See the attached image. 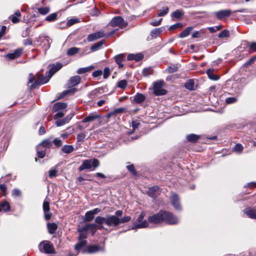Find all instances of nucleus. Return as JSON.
Listing matches in <instances>:
<instances>
[{
  "label": "nucleus",
  "instance_id": "1",
  "mask_svg": "<svg viewBox=\"0 0 256 256\" xmlns=\"http://www.w3.org/2000/svg\"><path fill=\"white\" fill-rule=\"evenodd\" d=\"M130 216H124L120 218L116 216L107 214L104 217L96 216L95 218V222L100 225V228H104L103 224L109 228H116L121 224L126 223L131 220Z\"/></svg>",
  "mask_w": 256,
  "mask_h": 256
},
{
  "label": "nucleus",
  "instance_id": "2",
  "mask_svg": "<svg viewBox=\"0 0 256 256\" xmlns=\"http://www.w3.org/2000/svg\"><path fill=\"white\" fill-rule=\"evenodd\" d=\"M148 222L160 224L165 222L169 224H176L178 222V219L172 212L160 210L156 214L150 216L148 219Z\"/></svg>",
  "mask_w": 256,
  "mask_h": 256
},
{
  "label": "nucleus",
  "instance_id": "3",
  "mask_svg": "<svg viewBox=\"0 0 256 256\" xmlns=\"http://www.w3.org/2000/svg\"><path fill=\"white\" fill-rule=\"evenodd\" d=\"M144 216L145 213L142 212L138 218L136 222L134 224L132 230L146 228L148 226V221L144 220Z\"/></svg>",
  "mask_w": 256,
  "mask_h": 256
},
{
  "label": "nucleus",
  "instance_id": "4",
  "mask_svg": "<svg viewBox=\"0 0 256 256\" xmlns=\"http://www.w3.org/2000/svg\"><path fill=\"white\" fill-rule=\"evenodd\" d=\"M99 165L98 160L96 159L86 160L82 162V165L79 167L78 169L80 171H82L86 169H90L92 168H95Z\"/></svg>",
  "mask_w": 256,
  "mask_h": 256
},
{
  "label": "nucleus",
  "instance_id": "5",
  "mask_svg": "<svg viewBox=\"0 0 256 256\" xmlns=\"http://www.w3.org/2000/svg\"><path fill=\"white\" fill-rule=\"evenodd\" d=\"M38 248L40 252L46 254H52L54 252L52 244L48 240H44L41 242L39 244Z\"/></svg>",
  "mask_w": 256,
  "mask_h": 256
},
{
  "label": "nucleus",
  "instance_id": "6",
  "mask_svg": "<svg viewBox=\"0 0 256 256\" xmlns=\"http://www.w3.org/2000/svg\"><path fill=\"white\" fill-rule=\"evenodd\" d=\"M164 82L163 80H159L154 84V94L156 96H162L166 94L167 91L164 88Z\"/></svg>",
  "mask_w": 256,
  "mask_h": 256
},
{
  "label": "nucleus",
  "instance_id": "7",
  "mask_svg": "<svg viewBox=\"0 0 256 256\" xmlns=\"http://www.w3.org/2000/svg\"><path fill=\"white\" fill-rule=\"evenodd\" d=\"M64 116V113H56L54 116V120H56V124L58 126H60L64 125L68 122L73 116L72 114L68 115L64 118L60 119Z\"/></svg>",
  "mask_w": 256,
  "mask_h": 256
},
{
  "label": "nucleus",
  "instance_id": "8",
  "mask_svg": "<svg viewBox=\"0 0 256 256\" xmlns=\"http://www.w3.org/2000/svg\"><path fill=\"white\" fill-rule=\"evenodd\" d=\"M38 79L30 86L31 89H34L37 86L44 84L48 82L50 76H44L42 74L38 73L36 74Z\"/></svg>",
  "mask_w": 256,
  "mask_h": 256
},
{
  "label": "nucleus",
  "instance_id": "9",
  "mask_svg": "<svg viewBox=\"0 0 256 256\" xmlns=\"http://www.w3.org/2000/svg\"><path fill=\"white\" fill-rule=\"evenodd\" d=\"M110 24L112 26H118L120 28H122L127 26V22H124L122 17L117 16L111 20Z\"/></svg>",
  "mask_w": 256,
  "mask_h": 256
},
{
  "label": "nucleus",
  "instance_id": "10",
  "mask_svg": "<svg viewBox=\"0 0 256 256\" xmlns=\"http://www.w3.org/2000/svg\"><path fill=\"white\" fill-rule=\"evenodd\" d=\"M37 41L41 43V46L45 50L50 48L52 42V40L49 37L43 36H40Z\"/></svg>",
  "mask_w": 256,
  "mask_h": 256
},
{
  "label": "nucleus",
  "instance_id": "11",
  "mask_svg": "<svg viewBox=\"0 0 256 256\" xmlns=\"http://www.w3.org/2000/svg\"><path fill=\"white\" fill-rule=\"evenodd\" d=\"M170 202L172 204L174 207V208L176 210H181L182 207L180 202V198L178 195L172 192L171 196L170 197Z\"/></svg>",
  "mask_w": 256,
  "mask_h": 256
},
{
  "label": "nucleus",
  "instance_id": "12",
  "mask_svg": "<svg viewBox=\"0 0 256 256\" xmlns=\"http://www.w3.org/2000/svg\"><path fill=\"white\" fill-rule=\"evenodd\" d=\"M100 211V208H96L92 210L87 212L84 215V221L88 222L92 221L94 218V215L98 214Z\"/></svg>",
  "mask_w": 256,
  "mask_h": 256
},
{
  "label": "nucleus",
  "instance_id": "13",
  "mask_svg": "<svg viewBox=\"0 0 256 256\" xmlns=\"http://www.w3.org/2000/svg\"><path fill=\"white\" fill-rule=\"evenodd\" d=\"M23 50L22 48H18L13 52L9 53L5 55L4 56L8 60H13L20 58L22 54Z\"/></svg>",
  "mask_w": 256,
  "mask_h": 256
},
{
  "label": "nucleus",
  "instance_id": "14",
  "mask_svg": "<svg viewBox=\"0 0 256 256\" xmlns=\"http://www.w3.org/2000/svg\"><path fill=\"white\" fill-rule=\"evenodd\" d=\"M105 36L104 32L103 30H100L96 32L90 34L88 36L87 40L90 42L94 41L98 38H103Z\"/></svg>",
  "mask_w": 256,
  "mask_h": 256
},
{
  "label": "nucleus",
  "instance_id": "15",
  "mask_svg": "<svg viewBox=\"0 0 256 256\" xmlns=\"http://www.w3.org/2000/svg\"><path fill=\"white\" fill-rule=\"evenodd\" d=\"M42 208L44 212V218L46 220H49L52 216L51 212H50L49 201L46 199L43 202Z\"/></svg>",
  "mask_w": 256,
  "mask_h": 256
},
{
  "label": "nucleus",
  "instance_id": "16",
  "mask_svg": "<svg viewBox=\"0 0 256 256\" xmlns=\"http://www.w3.org/2000/svg\"><path fill=\"white\" fill-rule=\"evenodd\" d=\"M214 14L218 19L222 20L224 18L229 17L232 14V11L230 10H223L216 12Z\"/></svg>",
  "mask_w": 256,
  "mask_h": 256
},
{
  "label": "nucleus",
  "instance_id": "17",
  "mask_svg": "<svg viewBox=\"0 0 256 256\" xmlns=\"http://www.w3.org/2000/svg\"><path fill=\"white\" fill-rule=\"evenodd\" d=\"M67 104L64 102H57L54 104L52 108L53 112H63L66 111Z\"/></svg>",
  "mask_w": 256,
  "mask_h": 256
},
{
  "label": "nucleus",
  "instance_id": "18",
  "mask_svg": "<svg viewBox=\"0 0 256 256\" xmlns=\"http://www.w3.org/2000/svg\"><path fill=\"white\" fill-rule=\"evenodd\" d=\"M160 188L157 186H154L148 188L147 192L148 194L151 198H156L160 194Z\"/></svg>",
  "mask_w": 256,
  "mask_h": 256
},
{
  "label": "nucleus",
  "instance_id": "19",
  "mask_svg": "<svg viewBox=\"0 0 256 256\" xmlns=\"http://www.w3.org/2000/svg\"><path fill=\"white\" fill-rule=\"evenodd\" d=\"M86 240H80L75 246L76 250L78 252H84L86 251Z\"/></svg>",
  "mask_w": 256,
  "mask_h": 256
},
{
  "label": "nucleus",
  "instance_id": "20",
  "mask_svg": "<svg viewBox=\"0 0 256 256\" xmlns=\"http://www.w3.org/2000/svg\"><path fill=\"white\" fill-rule=\"evenodd\" d=\"M80 80V76H76L70 78L68 82V86L69 87H73L78 85Z\"/></svg>",
  "mask_w": 256,
  "mask_h": 256
},
{
  "label": "nucleus",
  "instance_id": "21",
  "mask_svg": "<svg viewBox=\"0 0 256 256\" xmlns=\"http://www.w3.org/2000/svg\"><path fill=\"white\" fill-rule=\"evenodd\" d=\"M244 212L250 218L256 219V210L251 208H247L244 210Z\"/></svg>",
  "mask_w": 256,
  "mask_h": 256
},
{
  "label": "nucleus",
  "instance_id": "22",
  "mask_svg": "<svg viewBox=\"0 0 256 256\" xmlns=\"http://www.w3.org/2000/svg\"><path fill=\"white\" fill-rule=\"evenodd\" d=\"M214 70L213 69H211V68L208 69L206 70V74H208V78L210 79L213 80H219V78H220V76L214 74Z\"/></svg>",
  "mask_w": 256,
  "mask_h": 256
},
{
  "label": "nucleus",
  "instance_id": "23",
  "mask_svg": "<svg viewBox=\"0 0 256 256\" xmlns=\"http://www.w3.org/2000/svg\"><path fill=\"white\" fill-rule=\"evenodd\" d=\"M143 58V56L141 54H129L127 58L128 60H135L138 62Z\"/></svg>",
  "mask_w": 256,
  "mask_h": 256
},
{
  "label": "nucleus",
  "instance_id": "24",
  "mask_svg": "<svg viewBox=\"0 0 256 256\" xmlns=\"http://www.w3.org/2000/svg\"><path fill=\"white\" fill-rule=\"evenodd\" d=\"M62 68V64L60 63H58L56 65H53L49 70V74L50 77Z\"/></svg>",
  "mask_w": 256,
  "mask_h": 256
},
{
  "label": "nucleus",
  "instance_id": "25",
  "mask_svg": "<svg viewBox=\"0 0 256 256\" xmlns=\"http://www.w3.org/2000/svg\"><path fill=\"white\" fill-rule=\"evenodd\" d=\"M100 118V116L99 114H93L90 115L86 117L82 120V122H87L94 121L96 120H98Z\"/></svg>",
  "mask_w": 256,
  "mask_h": 256
},
{
  "label": "nucleus",
  "instance_id": "26",
  "mask_svg": "<svg viewBox=\"0 0 256 256\" xmlns=\"http://www.w3.org/2000/svg\"><path fill=\"white\" fill-rule=\"evenodd\" d=\"M21 16L20 12L19 10H17L15 12V13L12 14L10 18L12 22L14 24H16L18 22L20 21V18Z\"/></svg>",
  "mask_w": 256,
  "mask_h": 256
},
{
  "label": "nucleus",
  "instance_id": "27",
  "mask_svg": "<svg viewBox=\"0 0 256 256\" xmlns=\"http://www.w3.org/2000/svg\"><path fill=\"white\" fill-rule=\"evenodd\" d=\"M47 227L48 232L50 234H54L56 233L58 226L55 223H48L47 224Z\"/></svg>",
  "mask_w": 256,
  "mask_h": 256
},
{
  "label": "nucleus",
  "instance_id": "28",
  "mask_svg": "<svg viewBox=\"0 0 256 256\" xmlns=\"http://www.w3.org/2000/svg\"><path fill=\"white\" fill-rule=\"evenodd\" d=\"M146 99L144 95L138 93L134 97V100L138 104H140L144 102Z\"/></svg>",
  "mask_w": 256,
  "mask_h": 256
},
{
  "label": "nucleus",
  "instance_id": "29",
  "mask_svg": "<svg viewBox=\"0 0 256 256\" xmlns=\"http://www.w3.org/2000/svg\"><path fill=\"white\" fill-rule=\"evenodd\" d=\"M103 250L100 248L97 245H92L88 248V253H94L98 251Z\"/></svg>",
  "mask_w": 256,
  "mask_h": 256
},
{
  "label": "nucleus",
  "instance_id": "30",
  "mask_svg": "<svg viewBox=\"0 0 256 256\" xmlns=\"http://www.w3.org/2000/svg\"><path fill=\"white\" fill-rule=\"evenodd\" d=\"M62 151L66 154H70L74 150V148L72 145H64L62 148Z\"/></svg>",
  "mask_w": 256,
  "mask_h": 256
},
{
  "label": "nucleus",
  "instance_id": "31",
  "mask_svg": "<svg viewBox=\"0 0 256 256\" xmlns=\"http://www.w3.org/2000/svg\"><path fill=\"white\" fill-rule=\"evenodd\" d=\"M200 138V136L192 134L188 135L186 136V139L188 142H197Z\"/></svg>",
  "mask_w": 256,
  "mask_h": 256
},
{
  "label": "nucleus",
  "instance_id": "32",
  "mask_svg": "<svg viewBox=\"0 0 256 256\" xmlns=\"http://www.w3.org/2000/svg\"><path fill=\"white\" fill-rule=\"evenodd\" d=\"M124 56L123 54H120L115 56V60L118 64L120 68H122L123 66V64H122V62L124 60Z\"/></svg>",
  "mask_w": 256,
  "mask_h": 256
},
{
  "label": "nucleus",
  "instance_id": "33",
  "mask_svg": "<svg viewBox=\"0 0 256 256\" xmlns=\"http://www.w3.org/2000/svg\"><path fill=\"white\" fill-rule=\"evenodd\" d=\"M186 88L188 90H194V82L193 80H188L184 84Z\"/></svg>",
  "mask_w": 256,
  "mask_h": 256
},
{
  "label": "nucleus",
  "instance_id": "34",
  "mask_svg": "<svg viewBox=\"0 0 256 256\" xmlns=\"http://www.w3.org/2000/svg\"><path fill=\"white\" fill-rule=\"evenodd\" d=\"M2 210L4 212H8L10 210V206L7 202L5 201L0 203V212Z\"/></svg>",
  "mask_w": 256,
  "mask_h": 256
},
{
  "label": "nucleus",
  "instance_id": "35",
  "mask_svg": "<svg viewBox=\"0 0 256 256\" xmlns=\"http://www.w3.org/2000/svg\"><path fill=\"white\" fill-rule=\"evenodd\" d=\"M192 30V28L189 26L186 28L184 30H183L179 35V36L181 38H186L188 36Z\"/></svg>",
  "mask_w": 256,
  "mask_h": 256
},
{
  "label": "nucleus",
  "instance_id": "36",
  "mask_svg": "<svg viewBox=\"0 0 256 256\" xmlns=\"http://www.w3.org/2000/svg\"><path fill=\"white\" fill-rule=\"evenodd\" d=\"M52 146V142L48 140H46L42 142L38 146V148L40 146H43L44 148H49Z\"/></svg>",
  "mask_w": 256,
  "mask_h": 256
},
{
  "label": "nucleus",
  "instance_id": "37",
  "mask_svg": "<svg viewBox=\"0 0 256 256\" xmlns=\"http://www.w3.org/2000/svg\"><path fill=\"white\" fill-rule=\"evenodd\" d=\"M94 68V66H88V67H86V68H80L78 70L77 73L78 74H82L90 72Z\"/></svg>",
  "mask_w": 256,
  "mask_h": 256
},
{
  "label": "nucleus",
  "instance_id": "38",
  "mask_svg": "<svg viewBox=\"0 0 256 256\" xmlns=\"http://www.w3.org/2000/svg\"><path fill=\"white\" fill-rule=\"evenodd\" d=\"M104 44V40L100 41L94 44L90 48V49L92 51H96L98 50Z\"/></svg>",
  "mask_w": 256,
  "mask_h": 256
},
{
  "label": "nucleus",
  "instance_id": "39",
  "mask_svg": "<svg viewBox=\"0 0 256 256\" xmlns=\"http://www.w3.org/2000/svg\"><path fill=\"white\" fill-rule=\"evenodd\" d=\"M80 50V48L76 47H72L69 48L67 51V54L69 56H73L77 54Z\"/></svg>",
  "mask_w": 256,
  "mask_h": 256
},
{
  "label": "nucleus",
  "instance_id": "40",
  "mask_svg": "<svg viewBox=\"0 0 256 256\" xmlns=\"http://www.w3.org/2000/svg\"><path fill=\"white\" fill-rule=\"evenodd\" d=\"M38 12L42 15H46L50 12L49 7H41L38 8Z\"/></svg>",
  "mask_w": 256,
  "mask_h": 256
},
{
  "label": "nucleus",
  "instance_id": "41",
  "mask_svg": "<svg viewBox=\"0 0 256 256\" xmlns=\"http://www.w3.org/2000/svg\"><path fill=\"white\" fill-rule=\"evenodd\" d=\"M58 14L56 12L52 13L46 18V20L48 22H53L57 19Z\"/></svg>",
  "mask_w": 256,
  "mask_h": 256
},
{
  "label": "nucleus",
  "instance_id": "42",
  "mask_svg": "<svg viewBox=\"0 0 256 256\" xmlns=\"http://www.w3.org/2000/svg\"><path fill=\"white\" fill-rule=\"evenodd\" d=\"M128 82L126 80H123L119 81L118 83L117 86L118 88L124 89L126 88Z\"/></svg>",
  "mask_w": 256,
  "mask_h": 256
},
{
  "label": "nucleus",
  "instance_id": "43",
  "mask_svg": "<svg viewBox=\"0 0 256 256\" xmlns=\"http://www.w3.org/2000/svg\"><path fill=\"white\" fill-rule=\"evenodd\" d=\"M162 30L160 28H155L151 32L150 35L152 38H156L159 36Z\"/></svg>",
  "mask_w": 256,
  "mask_h": 256
},
{
  "label": "nucleus",
  "instance_id": "44",
  "mask_svg": "<svg viewBox=\"0 0 256 256\" xmlns=\"http://www.w3.org/2000/svg\"><path fill=\"white\" fill-rule=\"evenodd\" d=\"M168 10L169 9L167 6L163 8L162 10H160L158 16H166L168 13Z\"/></svg>",
  "mask_w": 256,
  "mask_h": 256
},
{
  "label": "nucleus",
  "instance_id": "45",
  "mask_svg": "<svg viewBox=\"0 0 256 256\" xmlns=\"http://www.w3.org/2000/svg\"><path fill=\"white\" fill-rule=\"evenodd\" d=\"M182 14H183L181 10H176L172 14V16L176 18H179L182 16Z\"/></svg>",
  "mask_w": 256,
  "mask_h": 256
},
{
  "label": "nucleus",
  "instance_id": "46",
  "mask_svg": "<svg viewBox=\"0 0 256 256\" xmlns=\"http://www.w3.org/2000/svg\"><path fill=\"white\" fill-rule=\"evenodd\" d=\"M88 227L89 230L92 232V234H94L97 230V226L96 224L94 223L88 224Z\"/></svg>",
  "mask_w": 256,
  "mask_h": 256
},
{
  "label": "nucleus",
  "instance_id": "47",
  "mask_svg": "<svg viewBox=\"0 0 256 256\" xmlns=\"http://www.w3.org/2000/svg\"><path fill=\"white\" fill-rule=\"evenodd\" d=\"M230 36V32H229V31L228 30H224L222 32H221L219 34H218V38H226V37H228Z\"/></svg>",
  "mask_w": 256,
  "mask_h": 256
},
{
  "label": "nucleus",
  "instance_id": "48",
  "mask_svg": "<svg viewBox=\"0 0 256 256\" xmlns=\"http://www.w3.org/2000/svg\"><path fill=\"white\" fill-rule=\"evenodd\" d=\"M40 148H38V146L37 147V154L38 158H44L46 156V150H40Z\"/></svg>",
  "mask_w": 256,
  "mask_h": 256
},
{
  "label": "nucleus",
  "instance_id": "49",
  "mask_svg": "<svg viewBox=\"0 0 256 256\" xmlns=\"http://www.w3.org/2000/svg\"><path fill=\"white\" fill-rule=\"evenodd\" d=\"M86 136V135L85 133H84V132H82V133L78 134L77 135V137H76L77 142H80L84 141Z\"/></svg>",
  "mask_w": 256,
  "mask_h": 256
},
{
  "label": "nucleus",
  "instance_id": "50",
  "mask_svg": "<svg viewBox=\"0 0 256 256\" xmlns=\"http://www.w3.org/2000/svg\"><path fill=\"white\" fill-rule=\"evenodd\" d=\"M152 73V70L150 68H144L142 71V74L145 76H148Z\"/></svg>",
  "mask_w": 256,
  "mask_h": 256
},
{
  "label": "nucleus",
  "instance_id": "51",
  "mask_svg": "<svg viewBox=\"0 0 256 256\" xmlns=\"http://www.w3.org/2000/svg\"><path fill=\"white\" fill-rule=\"evenodd\" d=\"M243 150V146L241 144H238L235 145L233 150L236 152H241Z\"/></svg>",
  "mask_w": 256,
  "mask_h": 256
},
{
  "label": "nucleus",
  "instance_id": "52",
  "mask_svg": "<svg viewBox=\"0 0 256 256\" xmlns=\"http://www.w3.org/2000/svg\"><path fill=\"white\" fill-rule=\"evenodd\" d=\"M22 194L20 190L18 188H14L12 190V195L14 196H20Z\"/></svg>",
  "mask_w": 256,
  "mask_h": 256
},
{
  "label": "nucleus",
  "instance_id": "53",
  "mask_svg": "<svg viewBox=\"0 0 256 256\" xmlns=\"http://www.w3.org/2000/svg\"><path fill=\"white\" fill-rule=\"evenodd\" d=\"M110 74V70L108 67H106L104 70V78H107Z\"/></svg>",
  "mask_w": 256,
  "mask_h": 256
},
{
  "label": "nucleus",
  "instance_id": "54",
  "mask_svg": "<svg viewBox=\"0 0 256 256\" xmlns=\"http://www.w3.org/2000/svg\"><path fill=\"white\" fill-rule=\"evenodd\" d=\"M237 101V98L235 97H230L226 98V104H230L236 102Z\"/></svg>",
  "mask_w": 256,
  "mask_h": 256
},
{
  "label": "nucleus",
  "instance_id": "55",
  "mask_svg": "<svg viewBox=\"0 0 256 256\" xmlns=\"http://www.w3.org/2000/svg\"><path fill=\"white\" fill-rule=\"evenodd\" d=\"M58 170L56 169H51L49 171V176L50 178H54L58 174Z\"/></svg>",
  "mask_w": 256,
  "mask_h": 256
},
{
  "label": "nucleus",
  "instance_id": "56",
  "mask_svg": "<svg viewBox=\"0 0 256 256\" xmlns=\"http://www.w3.org/2000/svg\"><path fill=\"white\" fill-rule=\"evenodd\" d=\"M88 230H89L88 224H86L80 228H79L78 230L79 232H86Z\"/></svg>",
  "mask_w": 256,
  "mask_h": 256
},
{
  "label": "nucleus",
  "instance_id": "57",
  "mask_svg": "<svg viewBox=\"0 0 256 256\" xmlns=\"http://www.w3.org/2000/svg\"><path fill=\"white\" fill-rule=\"evenodd\" d=\"M53 142L56 147L60 146L62 144V141L58 138H54Z\"/></svg>",
  "mask_w": 256,
  "mask_h": 256
},
{
  "label": "nucleus",
  "instance_id": "58",
  "mask_svg": "<svg viewBox=\"0 0 256 256\" xmlns=\"http://www.w3.org/2000/svg\"><path fill=\"white\" fill-rule=\"evenodd\" d=\"M102 74V72L101 70H97L92 72V76L94 78H97L100 76Z\"/></svg>",
  "mask_w": 256,
  "mask_h": 256
},
{
  "label": "nucleus",
  "instance_id": "59",
  "mask_svg": "<svg viewBox=\"0 0 256 256\" xmlns=\"http://www.w3.org/2000/svg\"><path fill=\"white\" fill-rule=\"evenodd\" d=\"M100 92V90H97V89H95L93 90H92L89 94L90 98H94V96H96L97 94H98V93Z\"/></svg>",
  "mask_w": 256,
  "mask_h": 256
},
{
  "label": "nucleus",
  "instance_id": "60",
  "mask_svg": "<svg viewBox=\"0 0 256 256\" xmlns=\"http://www.w3.org/2000/svg\"><path fill=\"white\" fill-rule=\"evenodd\" d=\"M78 20L76 18H72L68 20V26H71L76 22H78Z\"/></svg>",
  "mask_w": 256,
  "mask_h": 256
},
{
  "label": "nucleus",
  "instance_id": "61",
  "mask_svg": "<svg viewBox=\"0 0 256 256\" xmlns=\"http://www.w3.org/2000/svg\"><path fill=\"white\" fill-rule=\"evenodd\" d=\"M128 170L132 173L134 174H136V172L134 169V166L133 164L129 165L126 166Z\"/></svg>",
  "mask_w": 256,
  "mask_h": 256
},
{
  "label": "nucleus",
  "instance_id": "62",
  "mask_svg": "<svg viewBox=\"0 0 256 256\" xmlns=\"http://www.w3.org/2000/svg\"><path fill=\"white\" fill-rule=\"evenodd\" d=\"M249 48L252 52H256V42H252L249 46Z\"/></svg>",
  "mask_w": 256,
  "mask_h": 256
},
{
  "label": "nucleus",
  "instance_id": "63",
  "mask_svg": "<svg viewBox=\"0 0 256 256\" xmlns=\"http://www.w3.org/2000/svg\"><path fill=\"white\" fill-rule=\"evenodd\" d=\"M178 70L177 67L176 66H170L168 68L167 70L169 73H173L176 72Z\"/></svg>",
  "mask_w": 256,
  "mask_h": 256
},
{
  "label": "nucleus",
  "instance_id": "64",
  "mask_svg": "<svg viewBox=\"0 0 256 256\" xmlns=\"http://www.w3.org/2000/svg\"><path fill=\"white\" fill-rule=\"evenodd\" d=\"M0 190L3 193L4 195L5 196L6 192V188L4 184H0Z\"/></svg>",
  "mask_w": 256,
  "mask_h": 256
}]
</instances>
